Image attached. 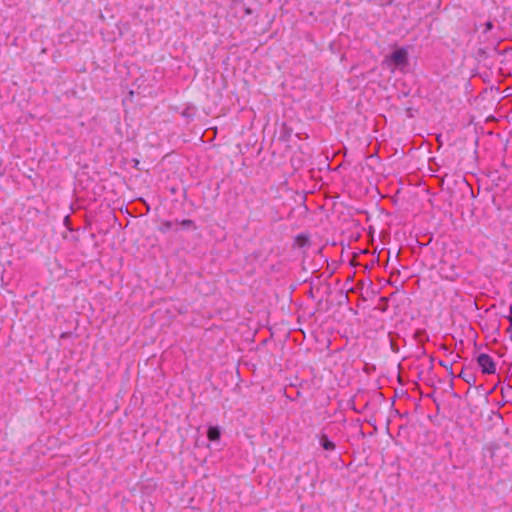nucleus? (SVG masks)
Here are the masks:
<instances>
[{
  "mask_svg": "<svg viewBox=\"0 0 512 512\" xmlns=\"http://www.w3.org/2000/svg\"><path fill=\"white\" fill-rule=\"evenodd\" d=\"M386 61L390 65H394L397 68H403L408 65V51L406 48L401 47L393 51Z\"/></svg>",
  "mask_w": 512,
  "mask_h": 512,
  "instance_id": "nucleus-1",
  "label": "nucleus"
},
{
  "mask_svg": "<svg viewBox=\"0 0 512 512\" xmlns=\"http://www.w3.org/2000/svg\"><path fill=\"white\" fill-rule=\"evenodd\" d=\"M477 364L481 368V372L483 374H494L496 372L494 360L486 353H481L477 356Z\"/></svg>",
  "mask_w": 512,
  "mask_h": 512,
  "instance_id": "nucleus-2",
  "label": "nucleus"
},
{
  "mask_svg": "<svg viewBox=\"0 0 512 512\" xmlns=\"http://www.w3.org/2000/svg\"><path fill=\"white\" fill-rule=\"evenodd\" d=\"M320 446L326 451H334L336 445L331 441L326 434H321L319 437Z\"/></svg>",
  "mask_w": 512,
  "mask_h": 512,
  "instance_id": "nucleus-3",
  "label": "nucleus"
},
{
  "mask_svg": "<svg viewBox=\"0 0 512 512\" xmlns=\"http://www.w3.org/2000/svg\"><path fill=\"white\" fill-rule=\"evenodd\" d=\"M221 432L217 426H209L207 431V437L210 441H218L220 439Z\"/></svg>",
  "mask_w": 512,
  "mask_h": 512,
  "instance_id": "nucleus-4",
  "label": "nucleus"
},
{
  "mask_svg": "<svg viewBox=\"0 0 512 512\" xmlns=\"http://www.w3.org/2000/svg\"><path fill=\"white\" fill-rule=\"evenodd\" d=\"M458 377L462 378L467 384L471 386L475 385L476 383V376L472 372L462 370Z\"/></svg>",
  "mask_w": 512,
  "mask_h": 512,
  "instance_id": "nucleus-5",
  "label": "nucleus"
},
{
  "mask_svg": "<svg viewBox=\"0 0 512 512\" xmlns=\"http://www.w3.org/2000/svg\"><path fill=\"white\" fill-rule=\"evenodd\" d=\"M172 227H173L172 221H165L162 223V225L160 227V231L165 233V232H168L170 229H172Z\"/></svg>",
  "mask_w": 512,
  "mask_h": 512,
  "instance_id": "nucleus-6",
  "label": "nucleus"
},
{
  "mask_svg": "<svg viewBox=\"0 0 512 512\" xmlns=\"http://www.w3.org/2000/svg\"><path fill=\"white\" fill-rule=\"evenodd\" d=\"M438 363L440 366L444 367V369H446L452 377H454V374L452 371V364H448L447 362H445L443 360H439Z\"/></svg>",
  "mask_w": 512,
  "mask_h": 512,
  "instance_id": "nucleus-7",
  "label": "nucleus"
},
{
  "mask_svg": "<svg viewBox=\"0 0 512 512\" xmlns=\"http://www.w3.org/2000/svg\"><path fill=\"white\" fill-rule=\"evenodd\" d=\"M180 225L183 226L184 228H194L195 225H194V222L190 219H184L180 222Z\"/></svg>",
  "mask_w": 512,
  "mask_h": 512,
  "instance_id": "nucleus-8",
  "label": "nucleus"
},
{
  "mask_svg": "<svg viewBox=\"0 0 512 512\" xmlns=\"http://www.w3.org/2000/svg\"><path fill=\"white\" fill-rule=\"evenodd\" d=\"M444 276H445V278H447V279L454 280V279H455V277L457 276V273H456V272H454V266H452V267H451V272H450V273H448V274H445Z\"/></svg>",
  "mask_w": 512,
  "mask_h": 512,
  "instance_id": "nucleus-9",
  "label": "nucleus"
},
{
  "mask_svg": "<svg viewBox=\"0 0 512 512\" xmlns=\"http://www.w3.org/2000/svg\"><path fill=\"white\" fill-rule=\"evenodd\" d=\"M493 27H494L493 23L491 21H487L485 23V30H484V32L486 33V32L491 31L493 29Z\"/></svg>",
  "mask_w": 512,
  "mask_h": 512,
  "instance_id": "nucleus-10",
  "label": "nucleus"
},
{
  "mask_svg": "<svg viewBox=\"0 0 512 512\" xmlns=\"http://www.w3.org/2000/svg\"><path fill=\"white\" fill-rule=\"evenodd\" d=\"M391 349H392V351H394V352H398V347L394 344V342H393V341H391Z\"/></svg>",
  "mask_w": 512,
  "mask_h": 512,
  "instance_id": "nucleus-11",
  "label": "nucleus"
}]
</instances>
